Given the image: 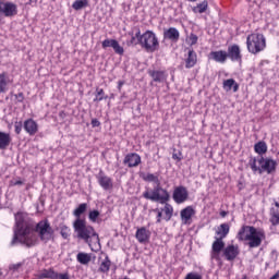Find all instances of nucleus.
Listing matches in <instances>:
<instances>
[{
	"label": "nucleus",
	"instance_id": "obj_2",
	"mask_svg": "<svg viewBox=\"0 0 279 279\" xmlns=\"http://www.w3.org/2000/svg\"><path fill=\"white\" fill-rule=\"evenodd\" d=\"M73 229L77 239L89 245L92 252H99L101 244L99 243V234L90 225H86V220L78 218L73 222Z\"/></svg>",
	"mask_w": 279,
	"mask_h": 279
},
{
	"label": "nucleus",
	"instance_id": "obj_9",
	"mask_svg": "<svg viewBox=\"0 0 279 279\" xmlns=\"http://www.w3.org/2000/svg\"><path fill=\"white\" fill-rule=\"evenodd\" d=\"M0 14L7 19H12L19 14V7L13 2L0 0Z\"/></svg>",
	"mask_w": 279,
	"mask_h": 279
},
{
	"label": "nucleus",
	"instance_id": "obj_42",
	"mask_svg": "<svg viewBox=\"0 0 279 279\" xmlns=\"http://www.w3.org/2000/svg\"><path fill=\"white\" fill-rule=\"evenodd\" d=\"M185 279H202V275H199L197 272H189L185 276Z\"/></svg>",
	"mask_w": 279,
	"mask_h": 279
},
{
	"label": "nucleus",
	"instance_id": "obj_51",
	"mask_svg": "<svg viewBox=\"0 0 279 279\" xmlns=\"http://www.w3.org/2000/svg\"><path fill=\"white\" fill-rule=\"evenodd\" d=\"M123 86V82H120L119 83V86H118V88H119V90H121V87Z\"/></svg>",
	"mask_w": 279,
	"mask_h": 279
},
{
	"label": "nucleus",
	"instance_id": "obj_38",
	"mask_svg": "<svg viewBox=\"0 0 279 279\" xmlns=\"http://www.w3.org/2000/svg\"><path fill=\"white\" fill-rule=\"evenodd\" d=\"M60 234L65 241L69 240L71 238V228L66 227V225H61Z\"/></svg>",
	"mask_w": 279,
	"mask_h": 279
},
{
	"label": "nucleus",
	"instance_id": "obj_7",
	"mask_svg": "<svg viewBox=\"0 0 279 279\" xmlns=\"http://www.w3.org/2000/svg\"><path fill=\"white\" fill-rule=\"evenodd\" d=\"M246 47L248 53H260V51H265V47H267V41L265 39V35L253 33L246 37Z\"/></svg>",
	"mask_w": 279,
	"mask_h": 279
},
{
	"label": "nucleus",
	"instance_id": "obj_21",
	"mask_svg": "<svg viewBox=\"0 0 279 279\" xmlns=\"http://www.w3.org/2000/svg\"><path fill=\"white\" fill-rule=\"evenodd\" d=\"M23 128L29 136H34L38 133V123L32 118L24 121Z\"/></svg>",
	"mask_w": 279,
	"mask_h": 279
},
{
	"label": "nucleus",
	"instance_id": "obj_17",
	"mask_svg": "<svg viewBox=\"0 0 279 279\" xmlns=\"http://www.w3.org/2000/svg\"><path fill=\"white\" fill-rule=\"evenodd\" d=\"M241 254L239 245L230 244L223 250V256L226 260H235L236 256Z\"/></svg>",
	"mask_w": 279,
	"mask_h": 279
},
{
	"label": "nucleus",
	"instance_id": "obj_8",
	"mask_svg": "<svg viewBox=\"0 0 279 279\" xmlns=\"http://www.w3.org/2000/svg\"><path fill=\"white\" fill-rule=\"evenodd\" d=\"M140 45L142 49H145L148 53H154V51H157L158 47H160L158 37L151 31H146L142 34V37H140Z\"/></svg>",
	"mask_w": 279,
	"mask_h": 279
},
{
	"label": "nucleus",
	"instance_id": "obj_48",
	"mask_svg": "<svg viewBox=\"0 0 279 279\" xmlns=\"http://www.w3.org/2000/svg\"><path fill=\"white\" fill-rule=\"evenodd\" d=\"M11 186H23V181L21 180H12Z\"/></svg>",
	"mask_w": 279,
	"mask_h": 279
},
{
	"label": "nucleus",
	"instance_id": "obj_25",
	"mask_svg": "<svg viewBox=\"0 0 279 279\" xmlns=\"http://www.w3.org/2000/svg\"><path fill=\"white\" fill-rule=\"evenodd\" d=\"M12 84V80L8 75V72L0 73V93H8V86Z\"/></svg>",
	"mask_w": 279,
	"mask_h": 279
},
{
	"label": "nucleus",
	"instance_id": "obj_24",
	"mask_svg": "<svg viewBox=\"0 0 279 279\" xmlns=\"http://www.w3.org/2000/svg\"><path fill=\"white\" fill-rule=\"evenodd\" d=\"M270 223L272 226H279V203L275 201V204L270 208Z\"/></svg>",
	"mask_w": 279,
	"mask_h": 279
},
{
	"label": "nucleus",
	"instance_id": "obj_18",
	"mask_svg": "<svg viewBox=\"0 0 279 279\" xmlns=\"http://www.w3.org/2000/svg\"><path fill=\"white\" fill-rule=\"evenodd\" d=\"M209 60L218 62V64H226L228 60V52L226 50H216L209 53Z\"/></svg>",
	"mask_w": 279,
	"mask_h": 279
},
{
	"label": "nucleus",
	"instance_id": "obj_49",
	"mask_svg": "<svg viewBox=\"0 0 279 279\" xmlns=\"http://www.w3.org/2000/svg\"><path fill=\"white\" fill-rule=\"evenodd\" d=\"M172 159L173 160H178V162H180V160H182V153H174L173 155H172Z\"/></svg>",
	"mask_w": 279,
	"mask_h": 279
},
{
	"label": "nucleus",
	"instance_id": "obj_23",
	"mask_svg": "<svg viewBox=\"0 0 279 279\" xmlns=\"http://www.w3.org/2000/svg\"><path fill=\"white\" fill-rule=\"evenodd\" d=\"M148 75L153 78V81L162 84V82H167V72L162 70H150L148 71Z\"/></svg>",
	"mask_w": 279,
	"mask_h": 279
},
{
	"label": "nucleus",
	"instance_id": "obj_31",
	"mask_svg": "<svg viewBox=\"0 0 279 279\" xmlns=\"http://www.w3.org/2000/svg\"><path fill=\"white\" fill-rule=\"evenodd\" d=\"M76 260L80 265H88L93 260V254L80 252L76 255Z\"/></svg>",
	"mask_w": 279,
	"mask_h": 279
},
{
	"label": "nucleus",
	"instance_id": "obj_46",
	"mask_svg": "<svg viewBox=\"0 0 279 279\" xmlns=\"http://www.w3.org/2000/svg\"><path fill=\"white\" fill-rule=\"evenodd\" d=\"M57 279H71L69 272L59 274L57 272Z\"/></svg>",
	"mask_w": 279,
	"mask_h": 279
},
{
	"label": "nucleus",
	"instance_id": "obj_27",
	"mask_svg": "<svg viewBox=\"0 0 279 279\" xmlns=\"http://www.w3.org/2000/svg\"><path fill=\"white\" fill-rule=\"evenodd\" d=\"M12 143V135L10 133L0 131V149L5 150Z\"/></svg>",
	"mask_w": 279,
	"mask_h": 279
},
{
	"label": "nucleus",
	"instance_id": "obj_14",
	"mask_svg": "<svg viewBox=\"0 0 279 279\" xmlns=\"http://www.w3.org/2000/svg\"><path fill=\"white\" fill-rule=\"evenodd\" d=\"M102 49H108V47L113 48L114 53L118 56H123L125 53V49L119 44L117 39H105L101 43Z\"/></svg>",
	"mask_w": 279,
	"mask_h": 279
},
{
	"label": "nucleus",
	"instance_id": "obj_35",
	"mask_svg": "<svg viewBox=\"0 0 279 279\" xmlns=\"http://www.w3.org/2000/svg\"><path fill=\"white\" fill-rule=\"evenodd\" d=\"M206 10H208V1L204 0L203 2L196 4L192 11L194 12V14H204V12H206Z\"/></svg>",
	"mask_w": 279,
	"mask_h": 279
},
{
	"label": "nucleus",
	"instance_id": "obj_40",
	"mask_svg": "<svg viewBox=\"0 0 279 279\" xmlns=\"http://www.w3.org/2000/svg\"><path fill=\"white\" fill-rule=\"evenodd\" d=\"M99 215L100 213L97 209L89 211L88 214L89 221H92V223H99Z\"/></svg>",
	"mask_w": 279,
	"mask_h": 279
},
{
	"label": "nucleus",
	"instance_id": "obj_16",
	"mask_svg": "<svg viewBox=\"0 0 279 279\" xmlns=\"http://www.w3.org/2000/svg\"><path fill=\"white\" fill-rule=\"evenodd\" d=\"M195 208L193 206H187L183 208L180 213L181 221L185 226H191V220L195 217Z\"/></svg>",
	"mask_w": 279,
	"mask_h": 279
},
{
	"label": "nucleus",
	"instance_id": "obj_34",
	"mask_svg": "<svg viewBox=\"0 0 279 279\" xmlns=\"http://www.w3.org/2000/svg\"><path fill=\"white\" fill-rule=\"evenodd\" d=\"M142 180H144V182H154V184H156V186L158 184H160V179L158 178V174H154V173H142L141 174Z\"/></svg>",
	"mask_w": 279,
	"mask_h": 279
},
{
	"label": "nucleus",
	"instance_id": "obj_41",
	"mask_svg": "<svg viewBox=\"0 0 279 279\" xmlns=\"http://www.w3.org/2000/svg\"><path fill=\"white\" fill-rule=\"evenodd\" d=\"M153 213H157L156 223H161V221L163 219L162 210L160 208H155V209H153Z\"/></svg>",
	"mask_w": 279,
	"mask_h": 279
},
{
	"label": "nucleus",
	"instance_id": "obj_26",
	"mask_svg": "<svg viewBox=\"0 0 279 279\" xmlns=\"http://www.w3.org/2000/svg\"><path fill=\"white\" fill-rule=\"evenodd\" d=\"M129 36H131L130 40H126V45L128 47H136V45H141V29L137 28L136 33L134 34V32H130Z\"/></svg>",
	"mask_w": 279,
	"mask_h": 279
},
{
	"label": "nucleus",
	"instance_id": "obj_36",
	"mask_svg": "<svg viewBox=\"0 0 279 279\" xmlns=\"http://www.w3.org/2000/svg\"><path fill=\"white\" fill-rule=\"evenodd\" d=\"M86 208H88L86 203L80 204L78 207L73 211L74 217H76V219H81L82 215L86 213Z\"/></svg>",
	"mask_w": 279,
	"mask_h": 279
},
{
	"label": "nucleus",
	"instance_id": "obj_32",
	"mask_svg": "<svg viewBox=\"0 0 279 279\" xmlns=\"http://www.w3.org/2000/svg\"><path fill=\"white\" fill-rule=\"evenodd\" d=\"M111 265L112 262L110 260V257L106 255L105 259H102L99 265L98 271H100V274H108L110 271Z\"/></svg>",
	"mask_w": 279,
	"mask_h": 279
},
{
	"label": "nucleus",
	"instance_id": "obj_1",
	"mask_svg": "<svg viewBox=\"0 0 279 279\" xmlns=\"http://www.w3.org/2000/svg\"><path fill=\"white\" fill-rule=\"evenodd\" d=\"M15 228L10 247H14L19 245V243L20 245H25V247H34L37 245L38 238L34 233L32 225L25 221V217L21 211L15 214Z\"/></svg>",
	"mask_w": 279,
	"mask_h": 279
},
{
	"label": "nucleus",
	"instance_id": "obj_37",
	"mask_svg": "<svg viewBox=\"0 0 279 279\" xmlns=\"http://www.w3.org/2000/svg\"><path fill=\"white\" fill-rule=\"evenodd\" d=\"M104 99H108V95H106L104 88H96V96L94 98V102L104 101Z\"/></svg>",
	"mask_w": 279,
	"mask_h": 279
},
{
	"label": "nucleus",
	"instance_id": "obj_15",
	"mask_svg": "<svg viewBox=\"0 0 279 279\" xmlns=\"http://www.w3.org/2000/svg\"><path fill=\"white\" fill-rule=\"evenodd\" d=\"M96 178L98 180L99 186H101L104 191H111L113 187L112 178L106 175L102 170L99 171Z\"/></svg>",
	"mask_w": 279,
	"mask_h": 279
},
{
	"label": "nucleus",
	"instance_id": "obj_39",
	"mask_svg": "<svg viewBox=\"0 0 279 279\" xmlns=\"http://www.w3.org/2000/svg\"><path fill=\"white\" fill-rule=\"evenodd\" d=\"M88 5V0H75L72 4L73 10H82Z\"/></svg>",
	"mask_w": 279,
	"mask_h": 279
},
{
	"label": "nucleus",
	"instance_id": "obj_52",
	"mask_svg": "<svg viewBox=\"0 0 279 279\" xmlns=\"http://www.w3.org/2000/svg\"><path fill=\"white\" fill-rule=\"evenodd\" d=\"M187 1L195 2V1H197V0H187Z\"/></svg>",
	"mask_w": 279,
	"mask_h": 279
},
{
	"label": "nucleus",
	"instance_id": "obj_53",
	"mask_svg": "<svg viewBox=\"0 0 279 279\" xmlns=\"http://www.w3.org/2000/svg\"><path fill=\"white\" fill-rule=\"evenodd\" d=\"M0 276H1V272H0Z\"/></svg>",
	"mask_w": 279,
	"mask_h": 279
},
{
	"label": "nucleus",
	"instance_id": "obj_20",
	"mask_svg": "<svg viewBox=\"0 0 279 279\" xmlns=\"http://www.w3.org/2000/svg\"><path fill=\"white\" fill-rule=\"evenodd\" d=\"M187 57L185 59V69H193L197 64V52L193 48H186Z\"/></svg>",
	"mask_w": 279,
	"mask_h": 279
},
{
	"label": "nucleus",
	"instance_id": "obj_11",
	"mask_svg": "<svg viewBox=\"0 0 279 279\" xmlns=\"http://www.w3.org/2000/svg\"><path fill=\"white\" fill-rule=\"evenodd\" d=\"M216 240L211 244L210 258L211 260H219V254L226 248V243L221 238H215Z\"/></svg>",
	"mask_w": 279,
	"mask_h": 279
},
{
	"label": "nucleus",
	"instance_id": "obj_33",
	"mask_svg": "<svg viewBox=\"0 0 279 279\" xmlns=\"http://www.w3.org/2000/svg\"><path fill=\"white\" fill-rule=\"evenodd\" d=\"M254 151L258 156H264V154H267V143L265 141L257 142L254 145Z\"/></svg>",
	"mask_w": 279,
	"mask_h": 279
},
{
	"label": "nucleus",
	"instance_id": "obj_45",
	"mask_svg": "<svg viewBox=\"0 0 279 279\" xmlns=\"http://www.w3.org/2000/svg\"><path fill=\"white\" fill-rule=\"evenodd\" d=\"M15 99H17L19 104H23V101H25V96L23 92L15 94Z\"/></svg>",
	"mask_w": 279,
	"mask_h": 279
},
{
	"label": "nucleus",
	"instance_id": "obj_10",
	"mask_svg": "<svg viewBox=\"0 0 279 279\" xmlns=\"http://www.w3.org/2000/svg\"><path fill=\"white\" fill-rule=\"evenodd\" d=\"M172 199L175 204H184L189 199V190L184 185L174 187Z\"/></svg>",
	"mask_w": 279,
	"mask_h": 279
},
{
	"label": "nucleus",
	"instance_id": "obj_50",
	"mask_svg": "<svg viewBox=\"0 0 279 279\" xmlns=\"http://www.w3.org/2000/svg\"><path fill=\"white\" fill-rule=\"evenodd\" d=\"M227 216H228V211L226 210L220 211V217H227Z\"/></svg>",
	"mask_w": 279,
	"mask_h": 279
},
{
	"label": "nucleus",
	"instance_id": "obj_3",
	"mask_svg": "<svg viewBox=\"0 0 279 279\" xmlns=\"http://www.w3.org/2000/svg\"><path fill=\"white\" fill-rule=\"evenodd\" d=\"M239 241H248V247H260L265 241V230L252 226H243L238 232Z\"/></svg>",
	"mask_w": 279,
	"mask_h": 279
},
{
	"label": "nucleus",
	"instance_id": "obj_19",
	"mask_svg": "<svg viewBox=\"0 0 279 279\" xmlns=\"http://www.w3.org/2000/svg\"><path fill=\"white\" fill-rule=\"evenodd\" d=\"M135 239L138 243H149V239H151V231L147 230V228L142 227L136 230Z\"/></svg>",
	"mask_w": 279,
	"mask_h": 279
},
{
	"label": "nucleus",
	"instance_id": "obj_43",
	"mask_svg": "<svg viewBox=\"0 0 279 279\" xmlns=\"http://www.w3.org/2000/svg\"><path fill=\"white\" fill-rule=\"evenodd\" d=\"M14 129H15V134H21V132L23 131V122H15L14 124Z\"/></svg>",
	"mask_w": 279,
	"mask_h": 279
},
{
	"label": "nucleus",
	"instance_id": "obj_5",
	"mask_svg": "<svg viewBox=\"0 0 279 279\" xmlns=\"http://www.w3.org/2000/svg\"><path fill=\"white\" fill-rule=\"evenodd\" d=\"M142 197H144V199H148L149 202H156L157 204H167L169 199H171L169 191L163 189L160 183L155 185L150 191L146 190L142 194Z\"/></svg>",
	"mask_w": 279,
	"mask_h": 279
},
{
	"label": "nucleus",
	"instance_id": "obj_47",
	"mask_svg": "<svg viewBox=\"0 0 279 279\" xmlns=\"http://www.w3.org/2000/svg\"><path fill=\"white\" fill-rule=\"evenodd\" d=\"M101 125V122L97 118L92 119V128H99Z\"/></svg>",
	"mask_w": 279,
	"mask_h": 279
},
{
	"label": "nucleus",
	"instance_id": "obj_6",
	"mask_svg": "<svg viewBox=\"0 0 279 279\" xmlns=\"http://www.w3.org/2000/svg\"><path fill=\"white\" fill-rule=\"evenodd\" d=\"M35 232L41 243H49L50 241H56V230L51 227L49 219L40 220L35 226Z\"/></svg>",
	"mask_w": 279,
	"mask_h": 279
},
{
	"label": "nucleus",
	"instance_id": "obj_28",
	"mask_svg": "<svg viewBox=\"0 0 279 279\" xmlns=\"http://www.w3.org/2000/svg\"><path fill=\"white\" fill-rule=\"evenodd\" d=\"M222 88L227 93L232 89H233V93H238L239 92V83H236V81H234V78H228V80L223 81Z\"/></svg>",
	"mask_w": 279,
	"mask_h": 279
},
{
	"label": "nucleus",
	"instance_id": "obj_4",
	"mask_svg": "<svg viewBox=\"0 0 279 279\" xmlns=\"http://www.w3.org/2000/svg\"><path fill=\"white\" fill-rule=\"evenodd\" d=\"M248 167L253 171V173H258L263 175V173H276V167H278V161L274 160L269 157L260 156L258 159L256 157H250Z\"/></svg>",
	"mask_w": 279,
	"mask_h": 279
},
{
	"label": "nucleus",
	"instance_id": "obj_30",
	"mask_svg": "<svg viewBox=\"0 0 279 279\" xmlns=\"http://www.w3.org/2000/svg\"><path fill=\"white\" fill-rule=\"evenodd\" d=\"M163 208H161V213H163V220L165 221H171V218L173 217V205L168 203H163Z\"/></svg>",
	"mask_w": 279,
	"mask_h": 279
},
{
	"label": "nucleus",
	"instance_id": "obj_12",
	"mask_svg": "<svg viewBox=\"0 0 279 279\" xmlns=\"http://www.w3.org/2000/svg\"><path fill=\"white\" fill-rule=\"evenodd\" d=\"M228 58L231 62H242L243 54H241V47L236 44L229 46L227 51V59Z\"/></svg>",
	"mask_w": 279,
	"mask_h": 279
},
{
	"label": "nucleus",
	"instance_id": "obj_44",
	"mask_svg": "<svg viewBox=\"0 0 279 279\" xmlns=\"http://www.w3.org/2000/svg\"><path fill=\"white\" fill-rule=\"evenodd\" d=\"M189 40H190V44L193 46V45H197V40H198V37L197 35L195 34H190V37H189Z\"/></svg>",
	"mask_w": 279,
	"mask_h": 279
},
{
	"label": "nucleus",
	"instance_id": "obj_13",
	"mask_svg": "<svg viewBox=\"0 0 279 279\" xmlns=\"http://www.w3.org/2000/svg\"><path fill=\"white\" fill-rule=\"evenodd\" d=\"M141 162V155H138L137 153H129L123 159V165H125V167H129V169H134V167H138Z\"/></svg>",
	"mask_w": 279,
	"mask_h": 279
},
{
	"label": "nucleus",
	"instance_id": "obj_29",
	"mask_svg": "<svg viewBox=\"0 0 279 279\" xmlns=\"http://www.w3.org/2000/svg\"><path fill=\"white\" fill-rule=\"evenodd\" d=\"M230 233V225L229 223H222L218 227V230L216 231V239H226L228 234Z\"/></svg>",
	"mask_w": 279,
	"mask_h": 279
},
{
	"label": "nucleus",
	"instance_id": "obj_22",
	"mask_svg": "<svg viewBox=\"0 0 279 279\" xmlns=\"http://www.w3.org/2000/svg\"><path fill=\"white\" fill-rule=\"evenodd\" d=\"M163 39L171 40L172 43H178L180 40V31L175 27H170L163 31Z\"/></svg>",
	"mask_w": 279,
	"mask_h": 279
}]
</instances>
